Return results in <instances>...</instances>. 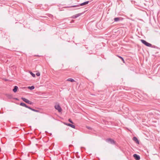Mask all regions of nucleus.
I'll use <instances>...</instances> for the list:
<instances>
[{
  "label": "nucleus",
  "mask_w": 160,
  "mask_h": 160,
  "mask_svg": "<svg viewBox=\"0 0 160 160\" xmlns=\"http://www.w3.org/2000/svg\"><path fill=\"white\" fill-rule=\"evenodd\" d=\"M120 19V18H114V22H117L119 21Z\"/></svg>",
  "instance_id": "obj_12"
},
{
  "label": "nucleus",
  "mask_w": 160,
  "mask_h": 160,
  "mask_svg": "<svg viewBox=\"0 0 160 160\" xmlns=\"http://www.w3.org/2000/svg\"><path fill=\"white\" fill-rule=\"evenodd\" d=\"M117 56L119 57L122 60V61H123V62H124V60L123 59V58L119 56Z\"/></svg>",
  "instance_id": "obj_15"
},
{
  "label": "nucleus",
  "mask_w": 160,
  "mask_h": 160,
  "mask_svg": "<svg viewBox=\"0 0 160 160\" xmlns=\"http://www.w3.org/2000/svg\"><path fill=\"white\" fill-rule=\"evenodd\" d=\"M133 156L134 158L136 160H139L140 158V156L136 154H134L133 155Z\"/></svg>",
  "instance_id": "obj_7"
},
{
  "label": "nucleus",
  "mask_w": 160,
  "mask_h": 160,
  "mask_svg": "<svg viewBox=\"0 0 160 160\" xmlns=\"http://www.w3.org/2000/svg\"><path fill=\"white\" fill-rule=\"evenodd\" d=\"M32 111L36 112H39V111L38 110L35 109H34L32 108Z\"/></svg>",
  "instance_id": "obj_16"
},
{
  "label": "nucleus",
  "mask_w": 160,
  "mask_h": 160,
  "mask_svg": "<svg viewBox=\"0 0 160 160\" xmlns=\"http://www.w3.org/2000/svg\"><path fill=\"white\" fill-rule=\"evenodd\" d=\"M26 108H28L31 110H32V108H31V107H30L28 106H27V107H26Z\"/></svg>",
  "instance_id": "obj_20"
},
{
  "label": "nucleus",
  "mask_w": 160,
  "mask_h": 160,
  "mask_svg": "<svg viewBox=\"0 0 160 160\" xmlns=\"http://www.w3.org/2000/svg\"><path fill=\"white\" fill-rule=\"evenodd\" d=\"M106 141L107 142L112 144H114L115 143V141L113 139L110 138L107 139Z\"/></svg>",
  "instance_id": "obj_4"
},
{
  "label": "nucleus",
  "mask_w": 160,
  "mask_h": 160,
  "mask_svg": "<svg viewBox=\"0 0 160 160\" xmlns=\"http://www.w3.org/2000/svg\"><path fill=\"white\" fill-rule=\"evenodd\" d=\"M54 108L59 112H61L62 110L61 108L58 103H56L54 106Z\"/></svg>",
  "instance_id": "obj_2"
},
{
  "label": "nucleus",
  "mask_w": 160,
  "mask_h": 160,
  "mask_svg": "<svg viewBox=\"0 0 160 160\" xmlns=\"http://www.w3.org/2000/svg\"><path fill=\"white\" fill-rule=\"evenodd\" d=\"M18 87L17 86H15L14 88L13 89V91L14 92H17Z\"/></svg>",
  "instance_id": "obj_10"
},
{
  "label": "nucleus",
  "mask_w": 160,
  "mask_h": 160,
  "mask_svg": "<svg viewBox=\"0 0 160 160\" xmlns=\"http://www.w3.org/2000/svg\"><path fill=\"white\" fill-rule=\"evenodd\" d=\"M140 41L143 44H144L146 46L148 47H153L152 46V45L151 44L148 43V42H147L146 41L142 39L140 40Z\"/></svg>",
  "instance_id": "obj_1"
},
{
  "label": "nucleus",
  "mask_w": 160,
  "mask_h": 160,
  "mask_svg": "<svg viewBox=\"0 0 160 160\" xmlns=\"http://www.w3.org/2000/svg\"><path fill=\"white\" fill-rule=\"evenodd\" d=\"M64 124L67 125L68 126H69L70 127H71L72 128H75V126L74 125H72V124H70V123H68L66 122H64Z\"/></svg>",
  "instance_id": "obj_8"
},
{
  "label": "nucleus",
  "mask_w": 160,
  "mask_h": 160,
  "mask_svg": "<svg viewBox=\"0 0 160 160\" xmlns=\"http://www.w3.org/2000/svg\"><path fill=\"white\" fill-rule=\"evenodd\" d=\"M67 81H68L71 82H74L75 81L72 78H69L67 80Z\"/></svg>",
  "instance_id": "obj_11"
},
{
  "label": "nucleus",
  "mask_w": 160,
  "mask_h": 160,
  "mask_svg": "<svg viewBox=\"0 0 160 160\" xmlns=\"http://www.w3.org/2000/svg\"><path fill=\"white\" fill-rule=\"evenodd\" d=\"M89 1H86V2H84L80 4H79V5L72 6L70 7H71V8L76 7H79L80 6H83V5H85L87 4H88L89 3Z\"/></svg>",
  "instance_id": "obj_3"
},
{
  "label": "nucleus",
  "mask_w": 160,
  "mask_h": 160,
  "mask_svg": "<svg viewBox=\"0 0 160 160\" xmlns=\"http://www.w3.org/2000/svg\"><path fill=\"white\" fill-rule=\"evenodd\" d=\"M34 88H35V87L33 86H29L28 87V88L31 90L33 89Z\"/></svg>",
  "instance_id": "obj_14"
},
{
  "label": "nucleus",
  "mask_w": 160,
  "mask_h": 160,
  "mask_svg": "<svg viewBox=\"0 0 160 160\" xmlns=\"http://www.w3.org/2000/svg\"><path fill=\"white\" fill-rule=\"evenodd\" d=\"M132 140L136 142V143H137L138 144H139V141L138 140L137 137H134L132 138Z\"/></svg>",
  "instance_id": "obj_9"
},
{
  "label": "nucleus",
  "mask_w": 160,
  "mask_h": 160,
  "mask_svg": "<svg viewBox=\"0 0 160 160\" xmlns=\"http://www.w3.org/2000/svg\"><path fill=\"white\" fill-rule=\"evenodd\" d=\"M30 73L33 77H35V74L33 73L32 72H30Z\"/></svg>",
  "instance_id": "obj_17"
},
{
  "label": "nucleus",
  "mask_w": 160,
  "mask_h": 160,
  "mask_svg": "<svg viewBox=\"0 0 160 160\" xmlns=\"http://www.w3.org/2000/svg\"><path fill=\"white\" fill-rule=\"evenodd\" d=\"M36 75L37 76H40V73L38 72L36 74Z\"/></svg>",
  "instance_id": "obj_18"
},
{
  "label": "nucleus",
  "mask_w": 160,
  "mask_h": 160,
  "mask_svg": "<svg viewBox=\"0 0 160 160\" xmlns=\"http://www.w3.org/2000/svg\"><path fill=\"white\" fill-rule=\"evenodd\" d=\"M20 105L26 108L27 106V105L25 103L23 102L20 103Z\"/></svg>",
  "instance_id": "obj_13"
},
{
  "label": "nucleus",
  "mask_w": 160,
  "mask_h": 160,
  "mask_svg": "<svg viewBox=\"0 0 160 160\" xmlns=\"http://www.w3.org/2000/svg\"><path fill=\"white\" fill-rule=\"evenodd\" d=\"M68 121L71 123H73V122H72V120H71V119H68Z\"/></svg>",
  "instance_id": "obj_19"
},
{
  "label": "nucleus",
  "mask_w": 160,
  "mask_h": 160,
  "mask_svg": "<svg viewBox=\"0 0 160 160\" xmlns=\"http://www.w3.org/2000/svg\"><path fill=\"white\" fill-rule=\"evenodd\" d=\"M88 128L89 129H90V127H88Z\"/></svg>",
  "instance_id": "obj_21"
},
{
  "label": "nucleus",
  "mask_w": 160,
  "mask_h": 160,
  "mask_svg": "<svg viewBox=\"0 0 160 160\" xmlns=\"http://www.w3.org/2000/svg\"><path fill=\"white\" fill-rule=\"evenodd\" d=\"M84 13H79L78 14H76L75 15H74L72 16L71 18H77V17L80 16L81 15H82V14H83Z\"/></svg>",
  "instance_id": "obj_6"
},
{
  "label": "nucleus",
  "mask_w": 160,
  "mask_h": 160,
  "mask_svg": "<svg viewBox=\"0 0 160 160\" xmlns=\"http://www.w3.org/2000/svg\"><path fill=\"white\" fill-rule=\"evenodd\" d=\"M21 99L23 101H24V102H26L28 104H29L32 105L33 103L32 102L29 101L28 99H27L25 98L22 97L21 98Z\"/></svg>",
  "instance_id": "obj_5"
}]
</instances>
